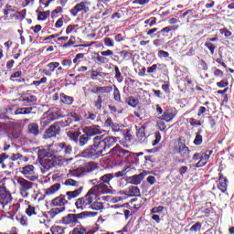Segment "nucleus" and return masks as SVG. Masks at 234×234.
<instances>
[{"mask_svg": "<svg viewBox=\"0 0 234 234\" xmlns=\"http://www.w3.org/2000/svg\"><path fill=\"white\" fill-rule=\"evenodd\" d=\"M129 191V197H140V188H138V186H131Z\"/></svg>", "mask_w": 234, "mask_h": 234, "instance_id": "obj_37", "label": "nucleus"}, {"mask_svg": "<svg viewBox=\"0 0 234 234\" xmlns=\"http://www.w3.org/2000/svg\"><path fill=\"white\" fill-rule=\"evenodd\" d=\"M54 145H50L48 148L39 149L37 152L38 158L40 160V169L42 173L50 171L53 167L58 165L59 159L54 155Z\"/></svg>", "mask_w": 234, "mask_h": 234, "instance_id": "obj_2", "label": "nucleus"}, {"mask_svg": "<svg viewBox=\"0 0 234 234\" xmlns=\"http://www.w3.org/2000/svg\"><path fill=\"white\" fill-rule=\"evenodd\" d=\"M20 100L24 101V103H27L29 105H32L37 101V98L32 93L22 94Z\"/></svg>", "mask_w": 234, "mask_h": 234, "instance_id": "obj_17", "label": "nucleus"}, {"mask_svg": "<svg viewBox=\"0 0 234 234\" xmlns=\"http://www.w3.org/2000/svg\"><path fill=\"white\" fill-rule=\"evenodd\" d=\"M213 72L216 78H222V76H224V71L220 70L219 69L214 68Z\"/></svg>", "mask_w": 234, "mask_h": 234, "instance_id": "obj_54", "label": "nucleus"}, {"mask_svg": "<svg viewBox=\"0 0 234 234\" xmlns=\"http://www.w3.org/2000/svg\"><path fill=\"white\" fill-rule=\"evenodd\" d=\"M90 2L88 0L81 1L78 4H76L70 10L69 14L73 16V17H76L80 12H82V14H88V12H90Z\"/></svg>", "mask_w": 234, "mask_h": 234, "instance_id": "obj_8", "label": "nucleus"}, {"mask_svg": "<svg viewBox=\"0 0 234 234\" xmlns=\"http://www.w3.org/2000/svg\"><path fill=\"white\" fill-rule=\"evenodd\" d=\"M83 133L88 134V136H94L96 134H101V130H100V126L95 125V126H90L87 127L83 130Z\"/></svg>", "mask_w": 234, "mask_h": 234, "instance_id": "obj_19", "label": "nucleus"}, {"mask_svg": "<svg viewBox=\"0 0 234 234\" xmlns=\"http://www.w3.org/2000/svg\"><path fill=\"white\" fill-rule=\"evenodd\" d=\"M178 153L181 156L185 157L189 154V148L186 146L185 144L179 143L178 144Z\"/></svg>", "mask_w": 234, "mask_h": 234, "instance_id": "obj_24", "label": "nucleus"}, {"mask_svg": "<svg viewBox=\"0 0 234 234\" xmlns=\"http://www.w3.org/2000/svg\"><path fill=\"white\" fill-rule=\"evenodd\" d=\"M69 175L70 176H81V175H85V171L83 170V167H80L69 171Z\"/></svg>", "mask_w": 234, "mask_h": 234, "instance_id": "obj_35", "label": "nucleus"}, {"mask_svg": "<svg viewBox=\"0 0 234 234\" xmlns=\"http://www.w3.org/2000/svg\"><path fill=\"white\" fill-rule=\"evenodd\" d=\"M96 197L90 190L85 195V197L78 198L75 202V207L83 211V209H89Z\"/></svg>", "mask_w": 234, "mask_h": 234, "instance_id": "obj_6", "label": "nucleus"}, {"mask_svg": "<svg viewBox=\"0 0 234 234\" xmlns=\"http://www.w3.org/2000/svg\"><path fill=\"white\" fill-rule=\"evenodd\" d=\"M90 207H91V209H93L94 211H100L101 209H103V203L94 202V203H91Z\"/></svg>", "mask_w": 234, "mask_h": 234, "instance_id": "obj_41", "label": "nucleus"}, {"mask_svg": "<svg viewBox=\"0 0 234 234\" xmlns=\"http://www.w3.org/2000/svg\"><path fill=\"white\" fill-rule=\"evenodd\" d=\"M78 28V25H69L66 28V34H71V32L75 29Z\"/></svg>", "mask_w": 234, "mask_h": 234, "instance_id": "obj_61", "label": "nucleus"}, {"mask_svg": "<svg viewBox=\"0 0 234 234\" xmlns=\"http://www.w3.org/2000/svg\"><path fill=\"white\" fill-rule=\"evenodd\" d=\"M211 154H213V151L211 150H208L206 153H201V160L196 164L195 167H204L209 161V158H211Z\"/></svg>", "mask_w": 234, "mask_h": 234, "instance_id": "obj_11", "label": "nucleus"}, {"mask_svg": "<svg viewBox=\"0 0 234 234\" xmlns=\"http://www.w3.org/2000/svg\"><path fill=\"white\" fill-rule=\"evenodd\" d=\"M194 144L195 145H200L202 144V136L200 134V132L197 133Z\"/></svg>", "mask_w": 234, "mask_h": 234, "instance_id": "obj_51", "label": "nucleus"}, {"mask_svg": "<svg viewBox=\"0 0 234 234\" xmlns=\"http://www.w3.org/2000/svg\"><path fill=\"white\" fill-rule=\"evenodd\" d=\"M104 45L105 47H114V40H112V38L110 37H105Z\"/></svg>", "mask_w": 234, "mask_h": 234, "instance_id": "obj_52", "label": "nucleus"}, {"mask_svg": "<svg viewBox=\"0 0 234 234\" xmlns=\"http://www.w3.org/2000/svg\"><path fill=\"white\" fill-rule=\"evenodd\" d=\"M162 211H164V207L163 206L154 207L151 209V213H153L154 215L156 214V213H162Z\"/></svg>", "mask_w": 234, "mask_h": 234, "instance_id": "obj_55", "label": "nucleus"}, {"mask_svg": "<svg viewBox=\"0 0 234 234\" xmlns=\"http://www.w3.org/2000/svg\"><path fill=\"white\" fill-rule=\"evenodd\" d=\"M27 215L28 217H32V215H37V213L36 212V207L29 205L28 207L26 210Z\"/></svg>", "mask_w": 234, "mask_h": 234, "instance_id": "obj_43", "label": "nucleus"}, {"mask_svg": "<svg viewBox=\"0 0 234 234\" xmlns=\"http://www.w3.org/2000/svg\"><path fill=\"white\" fill-rule=\"evenodd\" d=\"M65 186H69L71 187H80V182L74 180V179H67L64 182Z\"/></svg>", "mask_w": 234, "mask_h": 234, "instance_id": "obj_39", "label": "nucleus"}, {"mask_svg": "<svg viewBox=\"0 0 234 234\" xmlns=\"http://www.w3.org/2000/svg\"><path fill=\"white\" fill-rule=\"evenodd\" d=\"M189 123L192 127H200V125H202V123H204V121H199L195 118H190Z\"/></svg>", "mask_w": 234, "mask_h": 234, "instance_id": "obj_42", "label": "nucleus"}, {"mask_svg": "<svg viewBox=\"0 0 234 234\" xmlns=\"http://www.w3.org/2000/svg\"><path fill=\"white\" fill-rule=\"evenodd\" d=\"M111 156H117L118 158H123L126 154H129V151L122 149L120 145H116L110 151Z\"/></svg>", "mask_w": 234, "mask_h": 234, "instance_id": "obj_12", "label": "nucleus"}, {"mask_svg": "<svg viewBox=\"0 0 234 234\" xmlns=\"http://www.w3.org/2000/svg\"><path fill=\"white\" fill-rule=\"evenodd\" d=\"M201 228L202 224L200 222H197L190 228V231L197 233V231H198V229H201Z\"/></svg>", "mask_w": 234, "mask_h": 234, "instance_id": "obj_50", "label": "nucleus"}, {"mask_svg": "<svg viewBox=\"0 0 234 234\" xmlns=\"http://www.w3.org/2000/svg\"><path fill=\"white\" fill-rule=\"evenodd\" d=\"M90 140V137L89 136V134L85 133L80 135L79 138V145H80V147H83V145H87V144H89V141Z\"/></svg>", "mask_w": 234, "mask_h": 234, "instance_id": "obj_29", "label": "nucleus"}, {"mask_svg": "<svg viewBox=\"0 0 234 234\" xmlns=\"http://www.w3.org/2000/svg\"><path fill=\"white\" fill-rule=\"evenodd\" d=\"M101 103H103V100L101 99V95H99L97 101H95L96 109H101Z\"/></svg>", "mask_w": 234, "mask_h": 234, "instance_id": "obj_56", "label": "nucleus"}, {"mask_svg": "<svg viewBox=\"0 0 234 234\" xmlns=\"http://www.w3.org/2000/svg\"><path fill=\"white\" fill-rule=\"evenodd\" d=\"M96 113H92V112H88L85 113L84 118L85 120H89L90 122H94V120H96Z\"/></svg>", "mask_w": 234, "mask_h": 234, "instance_id": "obj_46", "label": "nucleus"}, {"mask_svg": "<svg viewBox=\"0 0 234 234\" xmlns=\"http://www.w3.org/2000/svg\"><path fill=\"white\" fill-rule=\"evenodd\" d=\"M60 189L61 184L56 183L48 188L45 189L44 193L46 197H52V195H56Z\"/></svg>", "mask_w": 234, "mask_h": 234, "instance_id": "obj_18", "label": "nucleus"}, {"mask_svg": "<svg viewBox=\"0 0 234 234\" xmlns=\"http://www.w3.org/2000/svg\"><path fill=\"white\" fill-rule=\"evenodd\" d=\"M96 167H98L96 163L90 162V163H87L82 168L85 174V173H92V171H94Z\"/></svg>", "mask_w": 234, "mask_h": 234, "instance_id": "obj_25", "label": "nucleus"}, {"mask_svg": "<svg viewBox=\"0 0 234 234\" xmlns=\"http://www.w3.org/2000/svg\"><path fill=\"white\" fill-rule=\"evenodd\" d=\"M19 171L25 178H27V180H30L31 182H36V180L39 178V176H37V173L36 172V167L33 165H27L21 167Z\"/></svg>", "mask_w": 234, "mask_h": 234, "instance_id": "obj_9", "label": "nucleus"}, {"mask_svg": "<svg viewBox=\"0 0 234 234\" xmlns=\"http://www.w3.org/2000/svg\"><path fill=\"white\" fill-rule=\"evenodd\" d=\"M17 184L20 186V189H23L24 191H29V189L34 186V183L23 178V177H17L16 179Z\"/></svg>", "mask_w": 234, "mask_h": 234, "instance_id": "obj_15", "label": "nucleus"}, {"mask_svg": "<svg viewBox=\"0 0 234 234\" xmlns=\"http://www.w3.org/2000/svg\"><path fill=\"white\" fill-rule=\"evenodd\" d=\"M63 21H64L63 17L58 18L57 20V22L55 23V27L56 28H61V27H63Z\"/></svg>", "mask_w": 234, "mask_h": 234, "instance_id": "obj_63", "label": "nucleus"}, {"mask_svg": "<svg viewBox=\"0 0 234 234\" xmlns=\"http://www.w3.org/2000/svg\"><path fill=\"white\" fill-rule=\"evenodd\" d=\"M12 204V195L6 191L5 187L0 186V211H7V213H17L19 204Z\"/></svg>", "mask_w": 234, "mask_h": 234, "instance_id": "obj_3", "label": "nucleus"}, {"mask_svg": "<svg viewBox=\"0 0 234 234\" xmlns=\"http://www.w3.org/2000/svg\"><path fill=\"white\" fill-rule=\"evenodd\" d=\"M111 89L107 86L103 87H95V90H92V92H95L96 94H105L106 92H109Z\"/></svg>", "mask_w": 234, "mask_h": 234, "instance_id": "obj_34", "label": "nucleus"}, {"mask_svg": "<svg viewBox=\"0 0 234 234\" xmlns=\"http://www.w3.org/2000/svg\"><path fill=\"white\" fill-rule=\"evenodd\" d=\"M85 58L84 53H79L76 55V57L73 58V63H81V59Z\"/></svg>", "mask_w": 234, "mask_h": 234, "instance_id": "obj_49", "label": "nucleus"}, {"mask_svg": "<svg viewBox=\"0 0 234 234\" xmlns=\"http://www.w3.org/2000/svg\"><path fill=\"white\" fill-rule=\"evenodd\" d=\"M205 47H207V48H208V50L210 51V54H212V55L215 54V48H217V47L215 45H213V43L206 42Z\"/></svg>", "mask_w": 234, "mask_h": 234, "instance_id": "obj_47", "label": "nucleus"}, {"mask_svg": "<svg viewBox=\"0 0 234 234\" xmlns=\"http://www.w3.org/2000/svg\"><path fill=\"white\" fill-rule=\"evenodd\" d=\"M11 160L13 162H16L17 160H22L23 162H27V160H28L27 157H24L23 154H13L11 155Z\"/></svg>", "mask_w": 234, "mask_h": 234, "instance_id": "obj_40", "label": "nucleus"}, {"mask_svg": "<svg viewBox=\"0 0 234 234\" xmlns=\"http://www.w3.org/2000/svg\"><path fill=\"white\" fill-rule=\"evenodd\" d=\"M114 55V51L111 50V49H107L105 51H101V55L99 53H96V59L98 61V63H100L101 65H104L105 63H109V58H107V57L109 56H113Z\"/></svg>", "mask_w": 234, "mask_h": 234, "instance_id": "obj_10", "label": "nucleus"}, {"mask_svg": "<svg viewBox=\"0 0 234 234\" xmlns=\"http://www.w3.org/2000/svg\"><path fill=\"white\" fill-rule=\"evenodd\" d=\"M0 234H18V233H17V228L13 227V228L11 229V231H10L9 233H6V232H0Z\"/></svg>", "mask_w": 234, "mask_h": 234, "instance_id": "obj_64", "label": "nucleus"}, {"mask_svg": "<svg viewBox=\"0 0 234 234\" xmlns=\"http://www.w3.org/2000/svg\"><path fill=\"white\" fill-rule=\"evenodd\" d=\"M57 147H58L59 149H64V153L65 154H70V153H72V146L68 145L65 143H59L57 144Z\"/></svg>", "mask_w": 234, "mask_h": 234, "instance_id": "obj_30", "label": "nucleus"}, {"mask_svg": "<svg viewBox=\"0 0 234 234\" xmlns=\"http://www.w3.org/2000/svg\"><path fill=\"white\" fill-rule=\"evenodd\" d=\"M50 232L52 234H65V229L60 226H53L50 228Z\"/></svg>", "mask_w": 234, "mask_h": 234, "instance_id": "obj_33", "label": "nucleus"}, {"mask_svg": "<svg viewBox=\"0 0 234 234\" xmlns=\"http://www.w3.org/2000/svg\"><path fill=\"white\" fill-rule=\"evenodd\" d=\"M27 131L29 134H33V136H37V134H39V125L36 122H31L27 126Z\"/></svg>", "mask_w": 234, "mask_h": 234, "instance_id": "obj_21", "label": "nucleus"}, {"mask_svg": "<svg viewBox=\"0 0 234 234\" xmlns=\"http://www.w3.org/2000/svg\"><path fill=\"white\" fill-rule=\"evenodd\" d=\"M61 118V110L59 108H50L41 118L42 125H48L54 120Z\"/></svg>", "mask_w": 234, "mask_h": 234, "instance_id": "obj_7", "label": "nucleus"}, {"mask_svg": "<svg viewBox=\"0 0 234 234\" xmlns=\"http://www.w3.org/2000/svg\"><path fill=\"white\" fill-rule=\"evenodd\" d=\"M60 100L62 103H65L66 105H72V103L74 102V98L64 93L60 94Z\"/></svg>", "mask_w": 234, "mask_h": 234, "instance_id": "obj_27", "label": "nucleus"}, {"mask_svg": "<svg viewBox=\"0 0 234 234\" xmlns=\"http://www.w3.org/2000/svg\"><path fill=\"white\" fill-rule=\"evenodd\" d=\"M87 233V229L83 226H78L69 232V234H85Z\"/></svg>", "mask_w": 234, "mask_h": 234, "instance_id": "obj_32", "label": "nucleus"}, {"mask_svg": "<svg viewBox=\"0 0 234 234\" xmlns=\"http://www.w3.org/2000/svg\"><path fill=\"white\" fill-rule=\"evenodd\" d=\"M51 204H52V206L63 207V206H67V204H69V199L67 198V196L60 195V196L55 197L52 200Z\"/></svg>", "mask_w": 234, "mask_h": 234, "instance_id": "obj_13", "label": "nucleus"}, {"mask_svg": "<svg viewBox=\"0 0 234 234\" xmlns=\"http://www.w3.org/2000/svg\"><path fill=\"white\" fill-rule=\"evenodd\" d=\"M61 65H63V67H67L68 69H70V67H72V60L63 59L61 60Z\"/></svg>", "mask_w": 234, "mask_h": 234, "instance_id": "obj_58", "label": "nucleus"}, {"mask_svg": "<svg viewBox=\"0 0 234 234\" xmlns=\"http://www.w3.org/2000/svg\"><path fill=\"white\" fill-rule=\"evenodd\" d=\"M131 184H133L134 186H138L142 184V180H144V174H138L135 176H133L129 178Z\"/></svg>", "mask_w": 234, "mask_h": 234, "instance_id": "obj_22", "label": "nucleus"}, {"mask_svg": "<svg viewBox=\"0 0 234 234\" xmlns=\"http://www.w3.org/2000/svg\"><path fill=\"white\" fill-rule=\"evenodd\" d=\"M162 140V134L160 133V132H156L154 134V140L152 143V145H158V144H160V141Z\"/></svg>", "mask_w": 234, "mask_h": 234, "instance_id": "obj_44", "label": "nucleus"}, {"mask_svg": "<svg viewBox=\"0 0 234 234\" xmlns=\"http://www.w3.org/2000/svg\"><path fill=\"white\" fill-rule=\"evenodd\" d=\"M56 0H39L40 5L45 6V8L50 5V3H54Z\"/></svg>", "mask_w": 234, "mask_h": 234, "instance_id": "obj_59", "label": "nucleus"}, {"mask_svg": "<svg viewBox=\"0 0 234 234\" xmlns=\"http://www.w3.org/2000/svg\"><path fill=\"white\" fill-rule=\"evenodd\" d=\"M98 217V212L84 211L79 214H68L62 218L61 222L64 226H70V224H78V219L94 218Z\"/></svg>", "mask_w": 234, "mask_h": 234, "instance_id": "obj_4", "label": "nucleus"}, {"mask_svg": "<svg viewBox=\"0 0 234 234\" xmlns=\"http://www.w3.org/2000/svg\"><path fill=\"white\" fill-rule=\"evenodd\" d=\"M176 28L177 27L175 26L166 27H164L163 29H161V33L166 32L168 34V32H171V30H176Z\"/></svg>", "mask_w": 234, "mask_h": 234, "instance_id": "obj_60", "label": "nucleus"}, {"mask_svg": "<svg viewBox=\"0 0 234 234\" xmlns=\"http://www.w3.org/2000/svg\"><path fill=\"white\" fill-rule=\"evenodd\" d=\"M59 134V126L51 125L45 133V138H54Z\"/></svg>", "mask_w": 234, "mask_h": 234, "instance_id": "obj_16", "label": "nucleus"}, {"mask_svg": "<svg viewBox=\"0 0 234 234\" xmlns=\"http://www.w3.org/2000/svg\"><path fill=\"white\" fill-rule=\"evenodd\" d=\"M116 142H118L116 137L108 136L103 138L96 136L93 139V145L84 150L80 156L82 158H98V156H102L103 153H107V149H111Z\"/></svg>", "mask_w": 234, "mask_h": 234, "instance_id": "obj_1", "label": "nucleus"}, {"mask_svg": "<svg viewBox=\"0 0 234 234\" xmlns=\"http://www.w3.org/2000/svg\"><path fill=\"white\" fill-rule=\"evenodd\" d=\"M58 67H59V62H51L48 64V68L49 69L50 72H54Z\"/></svg>", "mask_w": 234, "mask_h": 234, "instance_id": "obj_48", "label": "nucleus"}, {"mask_svg": "<svg viewBox=\"0 0 234 234\" xmlns=\"http://www.w3.org/2000/svg\"><path fill=\"white\" fill-rule=\"evenodd\" d=\"M206 112H207V109L204 106L199 107V109L197 110V116H203L204 114H206Z\"/></svg>", "mask_w": 234, "mask_h": 234, "instance_id": "obj_57", "label": "nucleus"}, {"mask_svg": "<svg viewBox=\"0 0 234 234\" xmlns=\"http://www.w3.org/2000/svg\"><path fill=\"white\" fill-rule=\"evenodd\" d=\"M112 178H114V174H105L100 177L98 182L111 186V180H112Z\"/></svg>", "mask_w": 234, "mask_h": 234, "instance_id": "obj_23", "label": "nucleus"}, {"mask_svg": "<svg viewBox=\"0 0 234 234\" xmlns=\"http://www.w3.org/2000/svg\"><path fill=\"white\" fill-rule=\"evenodd\" d=\"M90 183L93 185L97 184L90 189V191L91 192V194L95 198L98 197V193H101L102 195H109V193L112 191V186H111V185L101 183L97 179L90 180Z\"/></svg>", "mask_w": 234, "mask_h": 234, "instance_id": "obj_5", "label": "nucleus"}, {"mask_svg": "<svg viewBox=\"0 0 234 234\" xmlns=\"http://www.w3.org/2000/svg\"><path fill=\"white\" fill-rule=\"evenodd\" d=\"M175 118V113L169 110H166L162 115L161 119L165 122H171Z\"/></svg>", "mask_w": 234, "mask_h": 234, "instance_id": "obj_28", "label": "nucleus"}, {"mask_svg": "<svg viewBox=\"0 0 234 234\" xmlns=\"http://www.w3.org/2000/svg\"><path fill=\"white\" fill-rule=\"evenodd\" d=\"M157 125L160 131H165V129H167V125L164 122V121H159Z\"/></svg>", "mask_w": 234, "mask_h": 234, "instance_id": "obj_62", "label": "nucleus"}, {"mask_svg": "<svg viewBox=\"0 0 234 234\" xmlns=\"http://www.w3.org/2000/svg\"><path fill=\"white\" fill-rule=\"evenodd\" d=\"M127 103L130 105V107H136L138 105V100H136L134 97H130L127 99Z\"/></svg>", "mask_w": 234, "mask_h": 234, "instance_id": "obj_45", "label": "nucleus"}, {"mask_svg": "<svg viewBox=\"0 0 234 234\" xmlns=\"http://www.w3.org/2000/svg\"><path fill=\"white\" fill-rule=\"evenodd\" d=\"M145 25H149V27H154L156 25V17H151L144 21Z\"/></svg>", "mask_w": 234, "mask_h": 234, "instance_id": "obj_53", "label": "nucleus"}, {"mask_svg": "<svg viewBox=\"0 0 234 234\" xmlns=\"http://www.w3.org/2000/svg\"><path fill=\"white\" fill-rule=\"evenodd\" d=\"M83 193V186H80L78 189L74 191H69L66 193V197L68 200H72V198H78L80 195Z\"/></svg>", "mask_w": 234, "mask_h": 234, "instance_id": "obj_20", "label": "nucleus"}, {"mask_svg": "<svg viewBox=\"0 0 234 234\" xmlns=\"http://www.w3.org/2000/svg\"><path fill=\"white\" fill-rule=\"evenodd\" d=\"M114 70H115V80H117V81L119 83H122V81H123V76H122V72L120 71V68H118V66H115Z\"/></svg>", "mask_w": 234, "mask_h": 234, "instance_id": "obj_38", "label": "nucleus"}, {"mask_svg": "<svg viewBox=\"0 0 234 234\" xmlns=\"http://www.w3.org/2000/svg\"><path fill=\"white\" fill-rule=\"evenodd\" d=\"M27 16V9L22 10L21 12H16L13 15V17H16L18 21H23Z\"/></svg>", "mask_w": 234, "mask_h": 234, "instance_id": "obj_36", "label": "nucleus"}, {"mask_svg": "<svg viewBox=\"0 0 234 234\" xmlns=\"http://www.w3.org/2000/svg\"><path fill=\"white\" fill-rule=\"evenodd\" d=\"M218 189L221 191V193H226L228 191V178L224 176L223 174H219Z\"/></svg>", "mask_w": 234, "mask_h": 234, "instance_id": "obj_14", "label": "nucleus"}, {"mask_svg": "<svg viewBox=\"0 0 234 234\" xmlns=\"http://www.w3.org/2000/svg\"><path fill=\"white\" fill-rule=\"evenodd\" d=\"M34 108L28 107V108H18L15 111V114H30L32 112V110Z\"/></svg>", "mask_w": 234, "mask_h": 234, "instance_id": "obj_31", "label": "nucleus"}, {"mask_svg": "<svg viewBox=\"0 0 234 234\" xmlns=\"http://www.w3.org/2000/svg\"><path fill=\"white\" fill-rule=\"evenodd\" d=\"M67 3H69V0H59V5L61 6H58L55 10L52 11V16H56V14H61L63 12V6H67Z\"/></svg>", "mask_w": 234, "mask_h": 234, "instance_id": "obj_26", "label": "nucleus"}]
</instances>
